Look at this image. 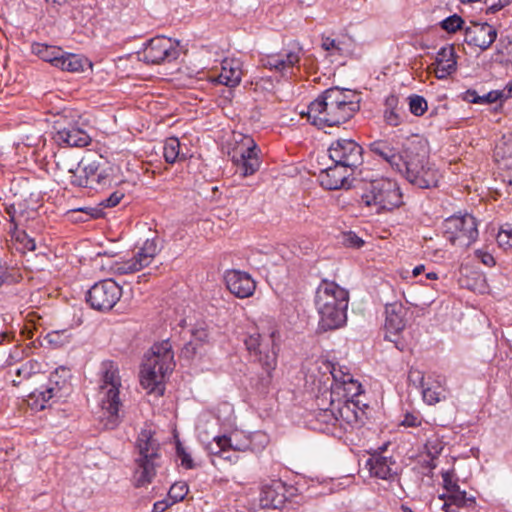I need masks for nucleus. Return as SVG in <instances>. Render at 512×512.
<instances>
[{
    "instance_id": "f257e3e1",
    "label": "nucleus",
    "mask_w": 512,
    "mask_h": 512,
    "mask_svg": "<svg viewBox=\"0 0 512 512\" xmlns=\"http://www.w3.org/2000/svg\"><path fill=\"white\" fill-rule=\"evenodd\" d=\"M359 109L360 100L355 92L331 87L309 104L306 114L313 125L323 128L347 122Z\"/></svg>"
},
{
    "instance_id": "f03ea898",
    "label": "nucleus",
    "mask_w": 512,
    "mask_h": 512,
    "mask_svg": "<svg viewBox=\"0 0 512 512\" xmlns=\"http://www.w3.org/2000/svg\"><path fill=\"white\" fill-rule=\"evenodd\" d=\"M349 293L333 281L323 280L316 290L315 306L319 315L318 330L327 332L347 321Z\"/></svg>"
},
{
    "instance_id": "7ed1b4c3",
    "label": "nucleus",
    "mask_w": 512,
    "mask_h": 512,
    "mask_svg": "<svg viewBox=\"0 0 512 512\" xmlns=\"http://www.w3.org/2000/svg\"><path fill=\"white\" fill-rule=\"evenodd\" d=\"M396 171L411 184L422 189L435 187L439 180L437 169L428 161L427 145L418 138L404 142L403 158Z\"/></svg>"
},
{
    "instance_id": "20e7f679",
    "label": "nucleus",
    "mask_w": 512,
    "mask_h": 512,
    "mask_svg": "<svg viewBox=\"0 0 512 512\" xmlns=\"http://www.w3.org/2000/svg\"><path fill=\"white\" fill-rule=\"evenodd\" d=\"M121 378L118 365L110 360L101 364V385L99 389L100 409L97 418L104 429H114L121 422L119 414L122 405L119 397Z\"/></svg>"
},
{
    "instance_id": "39448f33",
    "label": "nucleus",
    "mask_w": 512,
    "mask_h": 512,
    "mask_svg": "<svg viewBox=\"0 0 512 512\" xmlns=\"http://www.w3.org/2000/svg\"><path fill=\"white\" fill-rule=\"evenodd\" d=\"M171 344L163 341L153 345L151 352L145 356L140 372V384L148 393L163 394V380L175 366Z\"/></svg>"
},
{
    "instance_id": "423d86ee",
    "label": "nucleus",
    "mask_w": 512,
    "mask_h": 512,
    "mask_svg": "<svg viewBox=\"0 0 512 512\" xmlns=\"http://www.w3.org/2000/svg\"><path fill=\"white\" fill-rule=\"evenodd\" d=\"M133 481L136 487L150 484L161 464L160 444L149 430H142L136 441Z\"/></svg>"
},
{
    "instance_id": "0eeeda50",
    "label": "nucleus",
    "mask_w": 512,
    "mask_h": 512,
    "mask_svg": "<svg viewBox=\"0 0 512 512\" xmlns=\"http://www.w3.org/2000/svg\"><path fill=\"white\" fill-rule=\"evenodd\" d=\"M359 204L370 212L380 214L399 207L402 204V194L395 181L380 178L366 185Z\"/></svg>"
},
{
    "instance_id": "6e6552de",
    "label": "nucleus",
    "mask_w": 512,
    "mask_h": 512,
    "mask_svg": "<svg viewBox=\"0 0 512 512\" xmlns=\"http://www.w3.org/2000/svg\"><path fill=\"white\" fill-rule=\"evenodd\" d=\"M84 120L76 112L64 111L54 121V140L66 147H85L90 144L91 137L85 130Z\"/></svg>"
},
{
    "instance_id": "1a4fd4ad",
    "label": "nucleus",
    "mask_w": 512,
    "mask_h": 512,
    "mask_svg": "<svg viewBox=\"0 0 512 512\" xmlns=\"http://www.w3.org/2000/svg\"><path fill=\"white\" fill-rule=\"evenodd\" d=\"M443 232L452 245L470 246L478 238V224L471 214L453 215L443 222Z\"/></svg>"
},
{
    "instance_id": "9d476101",
    "label": "nucleus",
    "mask_w": 512,
    "mask_h": 512,
    "mask_svg": "<svg viewBox=\"0 0 512 512\" xmlns=\"http://www.w3.org/2000/svg\"><path fill=\"white\" fill-rule=\"evenodd\" d=\"M179 55V42L165 36H156L148 40L137 52L138 59L149 65L169 63L176 60Z\"/></svg>"
},
{
    "instance_id": "9b49d317",
    "label": "nucleus",
    "mask_w": 512,
    "mask_h": 512,
    "mask_svg": "<svg viewBox=\"0 0 512 512\" xmlns=\"http://www.w3.org/2000/svg\"><path fill=\"white\" fill-rule=\"evenodd\" d=\"M122 297V287L112 279L95 283L86 294V301L94 310L110 311Z\"/></svg>"
},
{
    "instance_id": "f8f14e48",
    "label": "nucleus",
    "mask_w": 512,
    "mask_h": 512,
    "mask_svg": "<svg viewBox=\"0 0 512 512\" xmlns=\"http://www.w3.org/2000/svg\"><path fill=\"white\" fill-rule=\"evenodd\" d=\"M259 152L260 149L251 137H244L242 143L233 148L230 153L231 161L242 177L253 175L259 170Z\"/></svg>"
},
{
    "instance_id": "ddd939ff",
    "label": "nucleus",
    "mask_w": 512,
    "mask_h": 512,
    "mask_svg": "<svg viewBox=\"0 0 512 512\" xmlns=\"http://www.w3.org/2000/svg\"><path fill=\"white\" fill-rule=\"evenodd\" d=\"M245 346L254 361H257L270 373L277 363V354L274 350V332L267 336L251 334L244 340Z\"/></svg>"
},
{
    "instance_id": "4468645a",
    "label": "nucleus",
    "mask_w": 512,
    "mask_h": 512,
    "mask_svg": "<svg viewBox=\"0 0 512 512\" xmlns=\"http://www.w3.org/2000/svg\"><path fill=\"white\" fill-rule=\"evenodd\" d=\"M302 48L293 45L290 48H284L279 53L266 55L261 58L263 67L279 72L282 76L288 77L295 75V70L299 71Z\"/></svg>"
},
{
    "instance_id": "2eb2a0df",
    "label": "nucleus",
    "mask_w": 512,
    "mask_h": 512,
    "mask_svg": "<svg viewBox=\"0 0 512 512\" xmlns=\"http://www.w3.org/2000/svg\"><path fill=\"white\" fill-rule=\"evenodd\" d=\"M330 159L344 167L355 170L363 163V148L355 140L337 139L328 149Z\"/></svg>"
},
{
    "instance_id": "dca6fc26",
    "label": "nucleus",
    "mask_w": 512,
    "mask_h": 512,
    "mask_svg": "<svg viewBox=\"0 0 512 512\" xmlns=\"http://www.w3.org/2000/svg\"><path fill=\"white\" fill-rule=\"evenodd\" d=\"M160 249L156 238L147 239L131 259L116 263L113 270L119 275L138 272L152 263Z\"/></svg>"
},
{
    "instance_id": "f3484780",
    "label": "nucleus",
    "mask_w": 512,
    "mask_h": 512,
    "mask_svg": "<svg viewBox=\"0 0 512 512\" xmlns=\"http://www.w3.org/2000/svg\"><path fill=\"white\" fill-rule=\"evenodd\" d=\"M369 149L375 155L381 157L389 165L397 170L398 163L403 158L404 142L400 143L398 138L381 139L372 142Z\"/></svg>"
},
{
    "instance_id": "a211bd4d",
    "label": "nucleus",
    "mask_w": 512,
    "mask_h": 512,
    "mask_svg": "<svg viewBox=\"0 0 512 512\" xmlns=\"http://www.w3.org/2000/svg\"><path fill=\"white\" fill-rule=\"evenodd\" d=\"M497 37V30L488 23H471L465 28L464 41L481 50L488 49Z\"/></svg>"
},
{
    "instance_id": "6ab92c4d",
    "label": "nucleus",
    "mask_w": 512,
    "mask_h": 512,
    "mask_svg": "<svg viewBox=\"0 0 512 512\" xmlns=\"http://www.w3.org/2000/svg\"><path fill=\"white\" fill-rule=\"evenodd\" d=\"M228 290L238 298H248L254 294L256 283L252 277L240 270H228L224 275Z\"/></svg>"
},
{
    "instance_id": "aec40b11",
    "label": "nucleus",
    "mask_w": 512,
    "mask_h": 512,
    "mask_svg": "<svg viewBox=\"0 0 512 512\" xmlns=\"http://www.w3.org/2000/svg\"><path fill=\"white\" fill-rule=\"evenodd\" d=\"M385 338L391 342L397 343L391 335L397 336L404 330L407 323V309L401 302H393L385 306Z\"/></svg>"
},
{
    "instance_id": "412c9836",
    "label": "nucleus",
    "mask_w": 512,
    "mask_h": 512,
    "mask_svg": "<svg viewBox=\"0 0 512 512\" xmlns=\"http://www.w3.org/2000/svg\"><path fill=\"white\" fill-rule=\"evenodd\" d=\"M354 170L349 167H344L342 164L334 163L322 170L319 174V181L322 187L327 190H337L348 188L350 186L349 177Z\"/></svg>"
},
{
    "instance_id": "4be33fe9",
    "label": "nucleus",
    "mask_w": 512,
    "mask_h": 512,
    "mask_svg": "<svg viewBox=\"0 0 512 512\" xmlns=\"http://www.w3.org/2000/svg\"><path fill=\"white\" fill-rule=\"evenodd\" d=\"M70 370L65 367L57 368L53 373H51L49 378V385L43 391L38 392V397L42 399L43 402H48L50 399L54 397H62L65 392L69 389L70 383Z\"/></svg>"
},
{
    "instance_id": "5701e85b",
    "label": "nucleus",
    "mask_w": 512,
    "mask_h": 512,
    "mask_svg": "<svg viewBox=\"0 0 512 512\" xmlns=\"http://www.w3.org/2000/svg\"><path fill=\"white\" fill-rule=\"evenodd\" d=\"M285 501V486L282 481L273 480L261 487L259 505L262 508L279 509Z\"/></svg>"
},
{
    "instance_id": "b1692460",
    "label": "nucleus",
    "mask_w": 512,
    "mask_h": 512,
    "mask_svg": "<svg viewBox=\"0 0 512 512\" xmlns=\"http://www.w3.org/2000/svg\"><path fill=\"white\" fill-rule=\"evenodd\" d=\"M82 173H86L89 182V188L97 189L111 184L113 168L110 166H101L93 161L82 167Z\"/></svg>"
},
{
    "instance_id": "393cba45",
    "label": "nucleus",
    "mask_w": 512,
    "mask_h": 512,
    "mask_svg": "<svg viewBox=\"0 0 512 512\" xmlns=\"http://www.w3.org/2000/svg\"><path fill=\"white\" fill-rule=\"evenodd\" d=\"M434 72L438 79H445L456 71L457 61L452 45L442 47L435 58Z\"/></svg>"
},
{
    "instance_id": "a878e982",
    "label": "nucleus",
    "mask_w": 512,
    "mask_h": 512,
    "mask_svg": "<svg viewBox=\"0 0 512 512\" xmlns=\"http://www.w3.org/2000/svg\"><path fill=\"white\" fill-rule=\"evenodd\" d=\"M242 75L241 61L235 58H226L221 63V72L216 81L227 87H236L240 84Z\"/></svg>"
},
{
    "instance_id": "bb28decb",
    "label": "nucleus",
    "mask_w": 512,
    "mask_h": 512,
    "mask_svg": "<svg viewBox=\"0 0 512 512\" xmlns=\"http://www.w3.org/2000/svg\"><path fill=\"white\" fill-rule=\"evenodd\" d=\"M249 448V444L238 445L232 442V437L226 435L216 436L213 441L207 444V451L211 455L222 457L225 460H232L230 455H227L230 449L236 451H245Z\"/></svg>"
},
{
    "instance_id": "cd10ccee",
    "label": "nucleus",
    "mask_w": 512,
    "mask_h": 512,
    "mask_svg": "<svg viewBox=\"0 0 512 512\" xmlns=\"http://www.w3.org/2000/svg\"><path fill=\"white\" fill-rule=\"evenodd\" d=\"M393 464L391 458L379 454L372 455L366 462L370 474L384 480L393 477L394 472L391 467Z\"/></svg>"
},
{
    "instance_id": "c85d7f7f",
    "label": "nucleus",
    "mask_w": 512,
    "mask_h": 512,
    "mask_svg": "<svg viewBox=\"0 0 512 512\" xmlns=\"http://www.w3.org/2000/svg\"><path fill=\"white\" fill-rule=\"evenodd\" d=\"M495 161L505 169H512V134L504 135L496 144Z\"/></svg>"
},
{
    "instance_id": "c756f323",
    "label": "nucleus",
    "mask_w": 512,
    "mask_h": 512,
    "mask_svg": "<svg viewBox=\"0 0 512 512\" xmlns=\"http://www.w3.org/2000/svg\"><path fill=\"white\" fill-rule=\"evenodd\" d=\"M422 397L428 405H435L441 401L446 400L447 391L441 384L440 378L433 383H426L422 388Z\"/></svg>"
},
{
    "instance_id": "7c9ffc66",
    "label": "nucleus",
    "mask_w": 512,
    "mask_h": 512,
    "mask_svg": "<svg viewBox=\"0 0 512 512\" xmlns=\"http://www.w3.org/2000/svg\"><path fill=\"white\" fill-rule=\"evenodd\" d=\"M32 52L43 61L49 62L53 66L57 67L59 65L63 50L56 46L34 43L32 45Z\"/></svg>"
},
{
    "instance_id": "2f4dec72",
    "label": "nucleus",
    "mask_w": 512,
    "mask_h": 512,
    "mask_svg": "<svg viewBox=\"0 0 512 512\" xmlns=\"http://www.w3.org/2000/svg\"><path fill=\"white\" fill-rule=\"evenodd\" d=\"M402 108L399 107V98L394 94H390L385 99L384 118L387 124L398 126L401 121Z\"/></svg>"
},
{
    "instance_id": "473e14b6",
    "label": "nucleus",
    "mask_w": 512,
    "mask_h": 512,
    "mask_svg": "<svg viewBox=\"0 0 512 512\" xmlns=\"http://www.w3.org/2000/svg\"><path fill=\"white\" fill-rule=\"evenodd\" d=\"M163 156L165 161L169 164H174L177 161L186 159V155L181 151V144L178 138L169 137L165 140Z\"/></svg>"
},
{
    "instance_id": "72a5a7b5",
    "label": "nucleus",
    "mask_w": 512,
    "mask_h": 512,
    "mask_svg": "<svg viewBox=\"0 0 512 512\" xmlns=\"http://www.w3.org/2000/svg\"><path fill=\"white\" fill-rule=\"evenodd\" d=\"M8 214L10 215V229L9 233L11 239L21 245L23 250L34 251L36 249V243L33 238H31L25 231L19 230L17 225L14 223V216L11 214V211L8 210Z\"/></svg>"
},
{
    "instance_id": "f704fd0d",
    "label": "nucleus",
    "mask_w": 512,
    "mask_h": 512,
    "mask_svg": "<svg viewBox=\"0 0 512 512\" xmlns=\"http://www.w3.org/2000/svg\"><path fill=\"white\" fill-rule=\"evenodd\" d=\"M85 64H87V59L81 55L66 53L63 51L57 68L68 72H81L83 71Z\"/></svg>"
},
{
    "instance_id": "c9c22d12",
    "label": "nucleus",
    "mask_w": 512,
    "mask_h": 512,
    "mask_svg": "<svg viewBox=\"0 0 512 512\" xmlns=\"http://www.w3.org/2000/svg\"><path fill=\"white\" fill-rule=\"evenodd\" d=\"M358 406V401L345 400L339 403L336 408V416L339 418L338 422H345L347 424H353L358 420V413L355 408Z\"/></svg>"
},
{
    "instance_id": "e433bc0d",
    "label": "nucleus",
    "mask_w": 512,
    "mask_h": 512,
    "mask_svg": "<svg viewBox=\"0 0 512 512\" xmlns=\"http://www.w3.org/2000/svg\"><path fill=\"white\" fill-rule=\"evenodd\" d=\"M502 98H504V92L500 90L490 91L483 96L477 95L475 90H467L463 95L465 101L475 104H490Z\"/></svg>"
},
{
    "instance_id": "4c0bfd02",
    "label": "nucleus",
    "mask_w": 512,
    "mask_h": 512,
    "mask_svg": "<svg viewBox=\"0 0 512 512\" xmlns=\"http://www.w3.org/2000/svg\"><path fill=\"white\" fill-rule=\"evenodd\" d=\"M37 363L32 361H27L22 363L20 366L15 367L14 369H10V373L14 372L18 379H12V383L14 386L20 385L22 379H29L32 375L36 373L35 368L37 367Z\"/></svg>"
},
{
    "instance_id": "58836bf2",
    "label": "nucleus",
    "mask_w": 512,
    "mask_h": 512,
    "mask_svg": "<svg viewBox=\"0 0 512 512\" xmlns=\"http://www.w3.org/2000/svg\"><path fill=\"white\" fill-rule=\"evenodd\" d=\"M447 500L449 503H445V506L456 505L458 507H469L475 503V498L467 497L466 492L461 490L460 487L458 489H454L451 494H448Z\"/></svg>"
},
{
    "instance_id": "ea45409f",
    "label": "nucleus",
    "mask_w": 512,
    "mask_h": 512,
    "mask_svg": "<svg viewBox=\"0 0 512 512\" xmlns=\"http://www.w3.org/2000/svg\"><path fill=\"white\" fill-rule=\"evenodd\" d=\"M331 375L338 389L347 383H351L353 378V375L350 373L349 369L341 365H332Z\"/></svg>"
},
{
    "instance_id": "a19ab883",
    "label": "nucleus",
    "mask_w": 512,
    "mask_h": 512,
    "mask_svg": "<svg viewBox=\"0 0 512 512\" xmlns=\"http://www.w3.org/2000/svg\"><path fill=\"white\" fill-rule=\"evenodd\" d=\"M498 245L503 249H511L512 248V224L506 223L501 226L497 237H496Z\"/></svg>"
},
{
    "instance_id": "79ce46f5",
    "label": "nucleus",
    "mask_w": 512,
    "mask_h": 512,
    "mask_svg": "<svg viewBox=\"0 0 512 512\" xmlns=\"http://www.w3.org/2000/svg\"><path fill=\"white\" fill-rule=\"evenodd\" d=\"M410 112L415 116H422L428 108L427 101L420 95H412L408 98Z\"/></svg>"
},
{
    "instance_id": "37998d69",
    "label": "nucleus",
    "mask_w": 512,
    "mask_h": 512,
    "mask_svg": "<svg viewBox=\"0 0 512 512\" xmlns=\"http://www.w3.org/2000/svg\"><path fill=\"white\" fill-rule=\"evenodd\" d=\"M189 491L188 485L185 482H176L174 483L168 492L169 499L172 500V503H177L182 501Z\"/></svg>"
},
{
    "instance_id": "c03bdc74",
    "label": "nucleus",
    "mask_w": 512,
    "mask_h": 512,
    "mask_svg": "<svg viewBox=\"0 0 512 512\" xmlns=\"http://www.w3.org/2000/svg\"><path fill=\"white\" fill-rule=\"evenodd\" d=\"M55 158H56V160H55L56 167L61 172L71 173L74 171H79V169H80L81 163L76 160L69 159L62 155L55 156Z\"/></svg>"
},
{
    "instance_id": "a18cd8bd",
    "label": "nucleus",
    "mask_w": 512,
    "mask_h": 512,
    "mask_svg": "<svg viewBox=\"0 0 512 512\" xmlns=\"http://www.w3.org/2000/svg\"><path fill=\"white\" fill-rule=\"evenodd\" d=\"M344 391L345 400H354L363 393L362 385L359 381L352 378L351 383H347L341 387Z\"/></svg>"
},
{
    "instance_id": "49530a36",
    "label": "nucleus",
    "mask_w": 512,
    "mask_h": 512,
    "mask_svg": "<svg viewBox=\"0 0 512 512\" xmlns=\"http://www.w3.org/2000/svg\"><path fill=\"white\" fill-rule=\"evenodd\" d=\"M463 23V19L459 15L454 14L444 19L441 22V27L448 33H453L456 32L458 29H461Z\"/></svg>"
},
{
    "instance_id": "de8ad7c7",
    "label": "nucleus",
    "mask_w": 512,
    "mask_h": 512,
    "mask_svg": "<svg viewBox=\"0 0 512 512\" xmlns=\"http://www.w3.org/2000/svg\"><path fill=\"white\" fill-rule=\"evenodd\" d=\"M176 454L181 460V465L186 469H192L194 467L193 460L188 452H186L185 448L182 446L180 442L176 445Z\"/></svg>"
},
{
    "instance_id": "09e8293b",
    "label": "nucleus",
    "mask_w": 512,
    "mask_h": 512,
    "mask_svg": "<svg viewBox=\"0 0 512 512\" xmlns=\"http://www.w3.org/2000/svg\"><path fill=\"white\" fill-rule=\"evenodd\" d=\"M343 241L345 245L353 248H360L364 244V241L351 231L343 235Z\"/></svg>"
},
{
    "instance_id": "8fccbe9b",
    "label": "nucleus",
    "mask_w": 512,
    "mask_h": 512,
    "mask_svg": "<svg viewBox=\"0 0 512 512\" xmlns=\"http://www.w3.org/2000/svg\"><path fill=\"white\" fill-rule=\"evenodd\" d=\"M70 174V182L72 185L89 188V182L86 173L78 175V171H74Z\"/></svg>"
},
{
    "instance_id": "3c124183",
    "label": "nucleus",
    "mask_w": 512,
    "mask_h": 512,
    "mask_svg": "<svg viewBox=\"0 0 512 512\" xmlns=\"http://www.w3.org/2000/svg\"><path fill=\"white\" fill-rule=\"evenodd\" d=\"M200 346L198 343H195L194 340H190L188 343L185 344V346L182 349V355L185 358H192L199 352Z\"/></svg>"
},
{
    "instance_id": "603ef678",
    "label": "nucleus",
    "mask_w": 512,
    "mask_h": 512,
    "mask_svg": "<svg viewBox=\"0 0 512 512\" xmlns=\"http://www.w3.org/2000/svg\"><path fill=\"white\" fill-rule=\"evenodd\" d=\"M124 197V194L122 192L116 191L112 193L108 198L103 200L101 202V205L107 208L115 207L120 203L122 198Z\"/></svg>"
},
{
    "instance_id": "864d4df0",
    "label": "nucleus",
    "mask_w": 512,
    "mask_h": 512,
    "mask_svg": "<svg viewBox=\"0 0 512 512\" xmlns=\"http://www.w3.org/2000/svg\"><path fill=\"white\" fill-rule=\"evenodd\" d=\"M421 417L413 413H406L401 424L406 427H418L421 425Z\"/></svg>"
},
{
    "instance_id": "5fc2aeb1",
    "label": "nucleus",
    "mask_w": 512,
    "mask_h": 512,
    "mask_svg": "<svg viewBox=\"0 0 512 512\" xmlns=\"http://www.w3.org/2000/svg\"><path fill=\"white\" fill-rule=\"evenodd\" d=\"M12 282H14V277L9 273L5 263L0 260V288Z\"/></svg>"
},
{
    "instance_id": "6e6d98bb",
    "label": "nucleus",
    "mask_w": 512,
    "mask_h": 512,
    "mask_svg": "<svg viewBox=\"0 0 512 512\" xmlns=\"http://www.w3.org/2000/svg\"><path fill=\"white\" fill-rule=\"evenodd\" d=\"M476 257L486 266L492 267L495 265L494 257L488 253L481 250L476 251Z\"/></svg>"
},
{
    "instance_id": "4d7b16f0",
    "label": "nucleus",
    "mask_w": 512,
    "mask_h": 512,
    "mask_svg": "<svg viewBox=\"0 0 512 512\" xmlns=\"http://www.w3.org/2000/svg\"><path fill=\"white\" fill-rule=\"evenodd\" d=\"M208 332L205 329H196L192 333V340L195 341V343H198L199 346H201L203 343L208 341Z\"/></svg>"
},
{
    "instance_id": "13d9d810",
    "label": "nucleus",
    "mask_w": 512,
    "mask_h": 512,
    "mask_svg": "<svg viewBox=\"0 0 512 512\" xmlns=\"http://www.w3.org/2000/svg\"><path fill=\"white\" fill-rule=\"evenodd\" d=\"M321 419L327 423H333L335 424L336 422L339 421V418L336 416V413L333 409H326V410H323L320 415Z\"/></svg>"
},
{
    "instance_id": "bf43d9fd",
    "label": "nucleus",
    "mask_w": 512,
    "mask_h": 512,
    "mask_svg": "<svg viewBox=\"0 0 512 512\" xmlns=\"http://www.w3.org/2000/svg\"><path fill=\"white\" fill-rule=\"evenodd\" d=\"M512 2V0H497L493 1L488 5V12L495 13L505 6L509 5Z\"/></svg>"
},
{
    "instance_id": "052dcab7",
    "label": "nucleus",
    "mask_w": 512,
    "mask_h": 512,
    "mask_svg": "<svg viewBox=\"0 0 512 512\" xmlns=\"http://www.w3.org/2000/svg\"><path fill=\"white\" fill-rule=\"evenodd\" d=\"M173 504L174 503H172V500L170 501V499L157 501L153 505L152 512H164Z\"/></svg>"
},
{
    "instance_id": "680f3d73",
    "label": "nucleus",
    "mask_w": 512,
    "mask_h": 512,
    "mask_svg": "<svg viewBox=\"0 0 512 512\" xmlns=\"http://www.w3.org/2000/svg\"><path fill=\"white\" fill-rule=\"evenodd\" d=\"M409 380L412 381L413 383L418 382L422 388L423 386H425L424 375L419 370H411L409 372Z\"/></svg>"
},
{
    "instance_id": "e2e57ef3",
    "label": "nucleus",
    "mask_w": 512,
    "mask_h": 512,
    "mask_svg": "<svg viewBox=\"0 0 512 512\" xmlns=\"http://www.w3.org/2000/svg\"><path fill=\"white\" fill-rule=\"evenodd\" d=\"M444 487L447 490L448 494H451L454 489H458L459 485L452 481L448 474L443 476Z\"/></svg>"
},
{
    "instance_id": "0e129e2a",
    "label": "nucleus",
    "mask_w": 512,
    "mask_h": 512,
    "mask_svg": "<svg viewBox=\"0 0 512 512\" xmlns=\"http://www.w3.org/2000/svg\"><path fill=\"white\" fill-rule=\"evenodd\" d=\"M322 47H323V49H325L327 51H329L331 49H335V48L338 49L336 41L329 37L323 39Z\"/></svg>"
},
{
    "instance_id": "69168bd1",
    "label": "nucleus",
    "mask_w": 512,
    "mask_h": 512,
    "mask_svg": "<svg viewBox=\"0 0 512 512\" xmlns=\"http://www.w3.org/2000/svg\"><path fill=\"white\" fill-rule=\"evenodd\" d=\"M502 92H504V98L512 97V81L505 86Z\"/></svg>"
},
{
    "instance_id": "338daca9",
    "label": "nucleus",
    "mask_w": 512,
    "mask_h": 512,
    "mask_svg": "<svg viewBox=\"0 0 512 512\" xmlns=\"http://www.w3.org/2000/svg\"><path fill=\"white\" fill-rule=\"evenodd\" d=\"M425 270V266L423 264H420L418 266H416L413 271H412V274L413 276H419L422 272H424Z\"/></svg>"
},
{
    "instance_id": "774afa93",
    "label": "nucleus",
    "mask_w": 512,
    "mask_h": 512,
    "mask_svg": "<svg viewBox=\"0 0 512 512\" xmlns=\"http://www.w3.org/2000/svg\"><path fill=\"white\" fill-rule=\"evenodd\" d=\"M5 342H9V335L7 333H1L0 334V345L4 344Z\"/></svg>"
}]
</instances>
